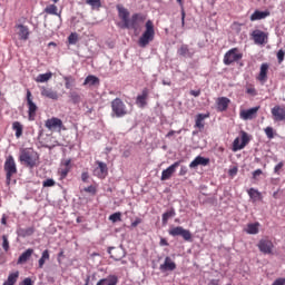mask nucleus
<instances>
[{
	"mask_svg": "<svg viewBox=\"0 0 285 285\" xmlns=\"http://www.w3.org/2000/svg\"><path fill=\"white\" fill-rule=\"evenodd\" d=\"M117 10L118 17L122 21L120 28H124L126 30H134L135 32L141 30L144 21H146V16L141 13H135L130 18V11H128V9H126L121 4L117 6Z\"/></svg>",
	"mask_w": 285,
	"mask_h": 285,
	"instance_id": "1",
	"label": "nucleus"
},
{
	"mask_svg": "<svg viewBox=\"0 0 285 285\" xmlns=\"http://www.w3.org/2000/svg\"><path fill=\"white\" fill-rule=\"evenodd\" d=\"M151 41H155V23L151 20H148L145 23V31L138 39V46L139 48H146Z\"/></svg>",
	"mask_w": 285,
	"mask_h": 285,
	"instance_id": "2",
	"label": "nucleus"
},
{
	"mask_svg": "<svg viewBox=\"0 0 285 285\" xmlns=\"http://www.w3.org/2000/svg\"><path fill=\"white\" fill-rule=\"evenodd\" d=\"M19 159L28 168H35V166H37V161L39 160V155L28 149H22Z\"/></svg>",
	"mask_w": 285,
	"mask_h": 285,
	"instance_id": "3",
	"label": "nucleus"
},
{
	"mask_svg": "<svg viewBox=\"0 0 285 285\" xmlns=\"http://www.w3.org/2000/svg\"><path fill=\"white\" fill-rule=\"evenodd\" d=\"M111 116L112 117H126L128 115V108L126 107V104L121 101V98H116L111 101Z\"/></svg>",
	"mask_w": 285,
	"mask_h": 285,
	"instance_id": "4",
	"label": "nucleus"
},
{
	"mask_svg": "<svg viewBox=\"0 0 285 285\" xmlns=\"http://www.w3.org/2000/svg\"><path fill=\"white\" fill-rule=\"evenodd\" d=\"M4 173H7V184H10L12 176L17 175V163L12 156H9L4 161Z\"/></svg>",
	"mask_w": 285,
	"mask_h": 285,
	"instance_id": "5",
	"label": "nucleus"
},
{
	"mask_svg": "<svg viewBox=\"0 0 285 285\" xmlns=\"http://www.w3.org/2000/svg\"><path fill=\"white\" fill-rule=\"evenodd\" d=\"M168 234L171 237H183L185 242H190V239H193V234H190V230L184 229L181 226L170 228Z\"/></svg>",
	"mask_w": 285,
	"mask_h": 285,
	"instance_id": "6",
	"label": "nucleus"
},
{
	"mask_svg": "<svg viewBox=\"0 0 285 285\" xmlns=\"http://www.w3.org/2000/svg\"><path fill=\"white\" fill-rule=\"evenodd\" d=\"M244 55L239 52V49L233 48L229 51H227L224 56V63L225 66H230V63H235V61H239Z\"/></svg>",
	"mask_w": 285,
	"mask_h": 285,
	"instance_id": "7",
	"label": "nucleus"
},
{
	"mask_svg": "<svg viewBox=\"0 0 285 285\" xmlns=\"http://www.w3.org/2000/svg\"><path fill=\"white\" fill-rule=\"evenodd\" d=\"M27 106L29 121H35V117H37V110H39V107H37V104L32 101V92L30 91V89L27 90Z\"/></svg>",
	"mask_w": 285,
	"mask_h": 285,
	"instance_id": "8",
	"label": "nucleus"
},
{
	"mask_svg": "<svg viewBox=\"0 0 285 285\" xmlns=\"http://www.w3.org/2000/svg\"><path fill=\"white\" fill-rule=\"evenodd\" d=\"M108 253L110 254L111 259H115V262H121L124 257H126V249H124V246L118 247H109Z\"/></svg>",
	"mask_w": 285,
	"mask_h": 285,
	"instance_id": "9",
	"label": "nucleus"
},
{
	"mask_svg": "<svg viewBox=\"0 0 285 285\" xmlns=\"http://www.w3.org/2000/svg\"><path fill=\"white\" fill-rule=\"evenodd\" d=\"M97 167L94 169L95 177H98L99 179H106L108 177V165L104 161H96Z\"/></svg>",
	"mask_w": 285,
	"mask_h": 285,
	"instance_id": "10",
	"label": "nucleus"
},
{
	"mask_svg": "<svg viewBox=\"0 0 285 285\" xmlns=\"http://www.w3.org/2000/svg\"><path fill=\"white\" fill-rule=\"evenodd\" d=\"M257 246L258 250H261V253H263L264 255H273V248H275V245H273V240L261 239Z\"/></svg>",
	"mask_w": 285,
	"mask_h": 285,
	"instance_id": "11",
	"label": "nucleus"
},
{
	"mask_svg": "<svg viewBox=\"0 0 285 285\" xmlns=\"http://www.w3.org/2000/svg\"><path fill=\"white\" fill-rule=\"evenodd\" d=\"M252 38L254 40V43H256V46H264V43L268 41V33L259 29H256L252 32Z\"/></svg>",
	"mask_w": 285,
	"mask_h": 285,
	"instance_id": "12",
	"label": "nucleus"
},
{
	"mask_svg": "<svg viewBox=\"0 0 285 285\" xmlns=\"http://www.w3.org/2000/svg\"><path fill=\"white\" fill-rule=\"evenodd\" d=\"M178 166H181V160H178V161L174 163L173 165H170L167 169H164L161 173L160 180L168 181V179H170V177H173V175H175Z\"/></svg>",
	"mask_w": 285,
	"mask_h": 285,
	"instance_id": "13",
	"label": "nucleus"
},
{
	"mask_svg": "<svg viewBox=\"0 0 285 285\" xmlns=\"http://www.w3.org/2000/svg\"><path fill=\"white\" fill-rule=\"evenodd\" d=\"M257 112H259V107H254L250 109H242L239 111V117L244 121H249V120L255 119V117H257Z\"/></svg>",
	"mask_w": 285,
	"mask_h": 285,
	"instance_id": "14",
	"label": "nucleus"
},
{
	"mask_svg": "<svg viewBox=\"0 0 285 285\" xmlns=\"http://www.w3.org/2000/svg\"><path fill=\"white\" fill-rule=\"evenodd\" d=\"M45 126L48 130H61L63 128V121L57 117H52L46 120Z\"/></svg>",
	"mask_w": 285,
	"mask_h": 285,
	"instance_id": "15",
	"label": "nucleus"
},
{
	"mask_svg": "<svg viewBox=\"0 0 285 285\" xmlns=\"http://www.w3.org/2000/svg\"><path fill=\"white\" fill-rule=\"evenodd\" d=\"M177 55L185 59H193V57H195V49L190 48L188 45H181L177 50Z\"/></svg>",
	"mask_w": 285,
	"mask_h": 285,
	"instance_id": "16",
	"label": "nucleus"
},
{
	"mask_svg": "<svg viewBox=\"0 0 285 285\" xmlns=\"http://www.w3.org/2000/svg\"><path fill=\"white\" fill-rule=\"evenodd\" d=\"M272 116L274 121H285V107L275 106L272 108Z\"/></svg>",
	"mask_w": 285,
	"mask_h": 285,
	"instance_id": "17",
	"label": "nucleus"
},
{
	"mask_svg": "<svg viewBox=\"0 0 285 285\" xmlns=\"http://www.w3.org/2000/svg\"><path fill=\"white\" fill-rule=\"evenodd\" d=\"M148 88L142 89L141 95H138L136 98V106L138 108H146L148 106Z\"/></svg>",
	"mask_w": 285,
	"mask_h": 285,
	"instance_id": "18",
	"label": "nucleus"
},
{
	"mask_svg": "<svg viewBox=\"0 0 285 285\" xmlns=\"http://www.w3.org/2000/svg\"><path fill=\"white\" fill-rule=\"evenodd\" d=\"M40 95L41 97H46L47 99H53V101H57V99H59V94L52 88L48 87H40Z\"/></svg>",
	"mask_w": 285,
	"mask_h": 285,
	"instance_id": "19",
	"label": "nucleus"
},
{
	"mask_svg": "<svg viewBox=\"0 0 285 285\" xmlns=\"http://www.w3.org/2000/svg\"><path fill=\"white\" fill-rule=\"evenodd\" d=\"M16 32L21 41H28L30 37V29L23 24L16 26Z\"/></svg>",
	"mask_w": 285,
	"mask_h": 285,
	"instance_id": "20",
	"label": "nucleus"
},
{
	"mask_svg": "<svg viewBox=\"0 0 285 285\" xmlns=\"http://www.w3.org/2000/svg\"><path fill=\"white\" fill-rule=\"evenodd\" d=\"M159 268L163 273H166V271H175L177 268V264H175V262H173V258L167 256L165 258L164 264H161Z\"/></svg>",
	"mask_w": 285,
	"mask_h": 285,
	"instance_id": "21",
	"label": "nucleus"
},
{
	"mask_svg": "<svg viewBox=\"0 0 285 285\" xmlns=\"http://www.w3.org/2000/svg\"><path fill=\"white\" fill-rule=\"evenodd\" d=\"M208 164H210V159L198 156L189 164V168H197V166H208Z\"/></svg>",
	"mask_w": 285,
	"mask_h": 285,
	"instance_id": "22",
	"label": "nucleus"
},
{
	"mask_svg": "<svg viewBox=\"0 0 285 285\" xmlns=\"http://www.w3.org/2000/svg\"><path fill=\"white\" fill-rule=\"evenodd\" d=\"M266 17H271V11H259V10H256L250 16V21H262V19H266Z\"/></svg>",
	"mask_w": 285,
	"mask_h": 285,
	"instance_id": "23",
	"label": "nucleus"
},
{
	"mask_svg": "<svg viewBox=\"0 0 285 285\" xmlns=\"http://www.w3.org/2000/svg\"><path fill=\"white\" fill-rule=\"evenodd\" d=\"M210 117V114H198L196 116V122H195V128H198L199 130H204V120L208 119Z\"/></svg>",
	"mask_w": 285,
	"mask_h": 285,
	"instance_id": "24",
	"label": "nucleus"
},
{
	"mask_svg": "<svg viewBox=\"0 0 285 285\" xmlns=\"http://www.w3.org/2000/svg\"><path fill=\"white\" fill-rule=\"evenodd\" d=\"M32 253H35V249L32 248H28L26 252H23L18 258V264H26V262L32 257Z\"/></svg>",
	"mask_w": 285,
	"mask_h": 285,
	"instance_id": "25",
	"label": "nucleus"
},
{
	"mask_svg": "<svg viewBox=\"0 0 285 285\" xmlns=\"http://www.w3.org/2000/svg\"><path fill=\"white\" fill-rule=\"evenodd\" d=\"M228 104H230V99H228L226 97L218 98V100H217L218 110L220 112H224V110L228 109Z\"/></svg>",
	"mask_w": 285,
	"mask_h": 285,
	"instance_id": "26",
	"label": "nucleus"
},
{
	"mask_svg": "<svg viewBox=\"0 0 285 285\" xmlns=\"http://www.w3.org/2000/svg\"><path fill=\"white\" fill-rule=\"evenodd\" d=\"M17 235L19 237H31V235H35V227L19 228Z\"/></svg>",
	"mask_w": 285,
	"mask_h": 285,
	"instance_id": "27",
	"label": "nucleus"
},
{
	"mask_svg": "<svg viewBox=\"0 0 285 285\" xmlns=\"http://www.w3.org/2000/svg\"><path fill=\"white\" fill-rule=\"evenodd\" d=\"M245 232L247 233V235H257V233H259V223L248 224Z\"/></svg>",
	"mask_w": 285,
	"mask_h": 285,
	"instance_id": "28",
	"label": "nucleus"
},
{
	"mask_svg": "<svg viewBox=\"0 0 285 285\" xmlns=\"http://www.w3.org/2000/svg\"><path fill=\"white\" fill-rule=\"evenodd\" d=\"M266 79H268V63H263L261 66L258 81H266Z\"/></svg>",
	"mask_w": 285,
	"mask_h": 285,
	"instance_id": "29",
	"label": "nucleus"
},
{
	"mask_svg": "<svg viewBox=\"0 0 285 285\" xmlns=\"http://www.w3.org/2000/svg\"><path fill=\"white\" fill-rule=\"evenodd\" d=\"M175 215H177L175 208H170L169 210L165 212L163 214V226L168 225V219L175 217Z\"/></svg>",
	"mask_w": 285,
	"mask_h": 285,
	"instance_id": "30",
	"label": "nucleus"
},
{
	"mask_svg": "<svg viewBox=\"0 0 285 285\" xmlns=\"http://www.w3.org/2000/svg\"><path fill=\"white\" fill-rule=\"evenodd\" d=\"M52 79V72L40 73L37 76L36 81L37 83H46Z\"/></svg>",
	"mask_w": 285,
	"mask_h": 285,
	"instance_id": "31",
	"label": "nucleus"
},
{
	"mask_svg": "<svg viewBox=\"0 0 285 285\" xmlns=\"http://www.w3.org/2000/svg\"><path fill=\"white\" fill-rule=\"evenodd\" d=\"M247 193L250 199H253V202H259V199H262V193H259V190L255 188H249Z\"/></svg>",
	"mask_w": 285,
	"mask_h": 285,
	"instance_id": "32",
	"label": "nucleus"
},
{
	"mask_svg": "<svg viewBox=\"0 0 285 285\" xmlns=\"http://www.w3.org/2000/svg\"><path fill=\"white\" fill-rule=\"evenodd\" d=\"M12 130H14L17 139H19L21 135H23V125L19 121H14L12 124Z\"/></svg>",
	"mask_w": 285,
	"mask_h": 285,
	"instance_id": "33",
	"label": "nucleus"
},
{
	"mask_svg": "<svg viewBox=\"0 0 285 285\" xmlns=\"http://www.w3.org/2000/svg\"><path fill=\"white\" fill-rule=\"evenodd\" d=\"M83 86H99V79L97 76H88L83 81Z\"/></svg>",
	"mask_w": 285,
	"mask_h": 285,
	"instance_id": "34",
	"label": "nucleus"
},
{
	"mask_svg": "<svg viewBox=\"0 0 285 285\" xmlns=\"http://www.w3.org/2000/svg\"><path fill=\"white\" fill-rule=\"evenodd\" d=\"M48 259H50V252L48 249H45L42 252V255L38 262L39 264V268H43V264H46V262H48Z\"/></svg>",
	"mask_w": 285,
	"mask_h": 285,
	"instance_id": "35",
	"label": "nucleus"
},
{
	"mask_svg": "<svg viewBox=\"0 0 285 285\" xmlns=\"http://www.w3.org/2000/svg\"><path fill=\"white\" fill-rule=\"evenodd\" d=\"M17 279H19V272L10 274L7 282H4L2 285H14L17 284Z\"/></svg>",
	"mask_w": 285,
	"mask_h": 285,
	"instance_id": "36",
	"label": "nucleus"
},
{
	"mask_svg": "<svg viewBox=\"0 0 285 285\" xmlns=\"http://www.w3.org/2000/svg\"><path fill=\"white\" fill-rule=\"evenodd\" d=\"M69 98L71 99L72 104H81V95L77 91H70Z\"/></svg>",
	"mask_w": 285,
	"mask_h": 285,
	"instance_id": "37",
	"label": "nucleus"
},
{
	"mask_svg": "<svg viewBox=\"0 0 285 285\" xmlns=\"http://www.w3.org/2000/svg\"><path fill=\"white\" fill-rule=\"evenodd\" d=\"M244 145L242 142V139L239 137L235 138L233 142V150L234 153H237V150H243Z\"/></svg>",
	"mask_w": 285,
	"mask_h": 285,
	"instance_id": "38",
	"label": "nucleus"
},
{
	"mask_svg": "<svg viewBox=\"0 0 285 285\" xmlns=\"http://www.w3.org/2000/svg\"><path fill=\"white\" fill-rule=\"evenodd\" d=\"M2 248L4 253H8V250H10V240H8L7 235H2Z\"/></svg>",
	"mask_w": 285,
	"mask_h": 285,
	"instance_id": "39",
	"label": "nucleus"
},
{
	"mask_svg": "<svg viewBox=\"0 0 285 285\" xmlns=\"http://www.w3.org/2000/svg\"><path fill=\"white\" fill-rule=\"evenodd\" d=\"M240 139L243 147L246 148V145L248 144V141H250V138H248V134L246 131H240Z\"/></svg>",
	"mask_w": 285,
	"mask_h": 285,
	"instance_id": "40",
	"label": "nucleus"
},
{
	"mask_svg": "<svg viewBox=\"0 0 285 285\" xmlns=\"http://www.w3.org/2000/svg\"><path fill=\"white\" fill-rule=\"evenodd\" d=\"M109 220L112 222V224H117V222H121V213H114L109 216Z\"/></svg>",
	"mask_w": 285,
	"mask_h": 285,
	"instance_id": "41",
	"label": "nucleus"
},
{
	"mask_svg": "<svg viewBox=\"0 0 285 285\" xmlns=\"http://www.w3.org/2000/svg\"><path fill=\"white\" fill-rule=\"evenodd\" d=\"M45 12L47 14H59V13H57V6H55V4H50V6L46 7Z\"/></svg>",
	"mask_w": 285,
	"mask_h": 285,
	"instance_id": "42",
	"label": "nucleus"
},
{
	"mask_svg": "<svg viewBox=\"0 0 285 285\" xmlns=\"http://www.w3.org/2000/svg\"><path fill=\"white\" fill-rule=\"evenodd\" d=\"M65 88H67V90H70V88H72V83H75V78H72L71 76L65 77Z\"/></svg>",
	"mask_w": 285,
	"mask_h": 285,
	"instance_id": "43",
	"label": "nucleus"
},
{
	"mask_svg": "<svg viewBox=\"0 0 285 285\" xmlns=\"http://www.w3.org/2000/svg\"><path fill=\"white\" fill-rule=\"evenodd\" d=\"M86 3L91 8H101V0H86Z\"/></svg>",
	"mask_w": 285,
	"mask_h": 285,
	"instance_id": "44",
	"label": "nucleus"
},
{
	"mask_svg": "<svg viewBox=\"0 0 285 285\" xmlns=\"http://www.w3.org/2000/svg\"><path fill=\"white\" fill-rule=\"evenodd\" d=\"M70 173V167H65L59 169L60 179H66Z\"/></svg>",
	"mask_w": 285,
	"mask_h": 285,
	"instance_id": "45",
	"label": "nucleus"
},
{
	"mask_svg": "<svg viewBox=\"0 0 285 285\" xmlns=\"http://www.w3.org/2000/svg\"><path fill=\"white\" fill-rule=\"evenodd\" d=\"M68 41L71 46H75L77 43V41H79V36H77V33H71L68 37Z\"/></svg>",
	"mask_w": 285,
	"mask_h": 285,
	"instance_id": "46",
	"label": "nucleus"
},
{
	"mask_svg": "<svg viewBox=\"0 0 285 285\" xmlns=\"http://www.w3.org/2000/svg\"><path fill=\"white\" fill-rule=\"evenodd\" d=\"M55 179L52 178H48L45 181H42V186L43 188H52V186H55Z\"/></svg>",
	"mask_w": 285,
	"mask_h": 285,
	"instance_id": "47",
	"label": "nucleus"
},
{
	"mask_svg": "<svg viewBox=\"0 0 285 285\" xmlns=\"http://www.w3.org/2000/svg\"><path fill=\"white\" fill-rule=\"evenodd\" d=\"M85 193H90V195H97V187L96 186H88L83 188Z\"/></svg>",
	"mask_w": 285,
	"mask_h": 285,
	"instance_id": "48",
	"label": "nucleus"
},
{
	"mask_svg": "<svg viewBox=\"0 0 285 285\" xmlns=\"http://www.w3.org/2000/svg\"><path fill=\"white\" fill-rule=\"evenodd\" d=\"M265 135L267 136L268 139H273L275 137V135L273 132V127H266Z\"/></svg>",
	"mask_w": 285,
	"mask_h": 285,
	"instance_id": "49",
	"label": "nucleus"
},
{
	"mask_svg": "<svg viewBox=\"0 0 285 285\" xmlns=\"http://www.w3.org/2000/svg\"><path fill=\"white\" fill-rule=\"evenodd\" d=\"M284 57H285L284 49L278 50V52H277L278 63H282L284 61Z\"/></svg>",
	"mask_w": 285,
	"mask_h": 285,
	"instance_id": "50",
	"label": "nucleus"
},
{
	"mask_svg": "<svg viewBox=\"0 0 285 285\" xmlns=\"http://www.w3.org/2000/svg\"><path fill=\"white\" fill-rule=\"evenodd\" d=\"M284 168V161L278 163L275 167H274V173L276 175H279V170H282Z\"/></svg>",
	"mask_w": 285,
	"mask_h": 285,
	"instance_id": "51",
	"label": "nucleus"
},
{
	"mask_svg": "<svg viewBox=\"0 0 285 285\" xmlns=\"http://www.w3.org/2000/svg\"><path fill=\"white\" fill-rule=\"evenodd\" d=\"M88 179H90V175L88 174V171H83L81 174V180L87 184Z\"/></svg>",
	"mask_w": 285,
	"mask_h": 285,
	"instance_id": "52",
	"label": "nucleus"
},
{
	"mask_svg": "<svg viewBox=\"0 0 285 285\" xmlns=\"http://www.w3.org/2000/svg\"><path fill=\"white\" fill-rule=\"evenodd\" d=\"M187 173H188V167L181 166L179 170V176L184 177V175H186Z\"/></svg>",
	"mask_w": 285,
	"mask_h": 285,
	"instance_id": "53",
	"label": "nucleus"
},
{
	"mask_svg": "<svg viewBox=\"0 0 285 285\" xmlns=\"http://www.w3.org/2000/svg\"><path fill=\"white\" fill-rule=\"evenodd\" d=\"M189 95H191V97H199V95H202V89L190 90Z\"/></svg>",
	"mask_w": 285,
	"mask_h": 285,
	"instance_id": "54",
	"label": "nucleus"
},
{
	"mask_svg": "<svg viewBox=\"0 0 285 285\" xmlns=\"http://www.w3.org/2000/svg\"><path fill=\"white\" fill-rule=\"evenodd\" d=\"M272 285H285V278H278Z\"/></svg>",
	"mask_w": 285,
	"mask_h": 285,
	"instance_id": "55",
	"label": "nucleus"
},
{
	"mask_svg": "<svg viewBox=\"0 0 285 285\" xmlns=\"http://www.w3.org/2000/svg\"><path fill=\"white\" fill-rule=\"evenodd\" d=\"M138 224H141V218H136L135 222L131 223V228H137Z\"/></svg>",
	"mask_w": 285,
	"mask_h": 285,
	"instance_id": "56",
	"label": "nucleus"
},
{
	"mask_svg": "<svg viewBox=\"0 0 285 285\" xmlns=\"http://www.w3.org/2000/svg\"><path fill=\"white\" fill-rule=\"evenodd\" d=\"M20 285H32L31 278H24L23 282L20 283Z\"/></svg>",
	"mask_w": 285,
	"mask_h": 285,
	"instance_id": "57",
	"label": "nucleus"
},
{
	"mask_svg": "<svg viewBox=\"0 0 285 285\" xmlns=\"http://www.w3.org/2000/svg\"><path fill=\"white\" fill-rule=\"evenodd\" d=\"M181 26H186V11H181Z\"/></svg>",
	"mask_w": 285,
	"mask_h": 285,
	"instance_id": "58",
	"label": "nucleus"
},
{
	"mask_svg": "<svg viewBox=\"0 0 285 285\" xmlns=\"http://www.w3.org/2000/svg\"><path fill=\"white\" fill-rule=\"evenodd\" d=\"M262 169H256L254 173H253V178L256 179L257 177H259V175H262Z\"/></svg>",
	"mask_w": 285,
	"mask_h": 285,
	"instance_id": "59",
	"label": "nucleus"
},
{
	"mask_svg": "<svg viewBox=\"0 0 285 285\" xmlns=\"http://www.w3.org/2000/svg\"><path fill=\"white\" fill-rule=\"evenodd\" d=\"M229 175L230 177H235V175H237V167H233L232 169H229Z\"/></svg>",
	"mask_w": 285,
	"mask_h": 285,
	"instance_id": "60",
	"label": "nucleus"
},
{
	"mask_svg": "<svg viewBox=\"0 0 285 285\" xmlns=\"http://www.w3.org/2000/svg\"><path fill=\"white\" fill-rule=\"evenodd\" d=\"M159 244L160 246H168V240H166V238H161Z\"/></svg>",
	"mask_w": 285,
	"mask_h": 285,
	"instance_id": "61",
	"label": "nucleus"
},
{
	"mask_svg": "<svg viewBox=\"0 0 285 285\" xmlns=\"http://www.w3.org/2000/svg\"><path fill=\"white\" fill-rule=\"evenodd\" d=\"M106 282H108V279L102 278L96 285H102V284H106Z\"/></svg>",
	"mask_w": 285,
	"mask_h": 285,
	"instance_id": "62",
	"label": "nucleus"
},
{
	"mask_svg": "<svg viewBox=\"0 0 285 285\" xmlns=\"http://www.w3.org/2000/svg\"><path fill=\"white\" fill-rule=\"evenodd\" d=\"M173 135H175V130H170V131L166 135V137H173Z\"/></svg>",
	"mask_w": 285,
	"mask_h": 285,
	"instance_id": "63",
	"label": "nucleus"
},
{
	"mask_svg": "<svg viewBox=\"0 0 285 285\" xmlns=\"http://www.w3.org/2000/svg\"><path fill=\"white\" fill-rule=\"evenodd\" d=\"M1 224H2L3 226H6V224H7L6 216H3V217L1 218Z\"/></svg>",
	"mask_w": 285,
	"mask_h": 285,
	"instance_id": "64",
	"label": "nucleus"
}]
</instances>
